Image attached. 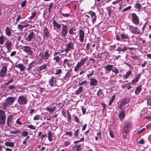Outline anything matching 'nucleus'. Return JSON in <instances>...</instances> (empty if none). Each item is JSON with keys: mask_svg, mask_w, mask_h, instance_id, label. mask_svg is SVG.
Segmentation results:
<instances>
[{"mask_svg": "<svg viewBox=\"0 0 151 151\" xmlns=\"http://www.w3.org/2000/svg\"><path fill=\"white\" fill-rule=\"evenodd\" d=\"M132 124V123L130 122H127L125 124L123 129V137L124 139H126L127 138V134L129 131Z\"/></svg>", "mask_w": 151, "mask_h": 151, "instance_id": "1", "label": "nucleus"}, {"mask_svg": "<svg viewBox=\"0 0 151 151\" xmlns=\"http://www.w3.org/2000/svg\"><path fill=\"white\" fill-rule=\"evenodd\" d=\"M88 56H86L85 58L81 59L80 61L77 64L76 66L74 69V71L76 72L78 71L80 68L84 65L86 62L88 60Z\"/></svg>", "mask_w": 151, "mask_h": 151, "instance_id": "2", "label": "nucleus"}, {"mask_svg": "<svg viewBox=\"0 0 151 151\" xmlns=\"http://www.w3.org/2000/svg\"><path fill=\"white\" fill-rule=\"evenodd\" d=\"M28 99L26 95L19 96L17 100L18 103L20 105H25L27 104Z\"/></svg>", "mask_w": 151, "mask_h": 151, "instance_id": "3", "label": "nucleus"}, {"mask_svg": "<svg viewBox=\"0 0 151 151\" xmlns=\"http://www.w3.org/2000/svg\"><path fill=\"white\" fill-rule=\"evenodd\" d=\"M51 53V51H50L46 49L43 53H40L39 55L41 57V60H47L50 57Z\"/></svg>", "mask_w": 151, "mask_h": 151, "instance_id": "4", "label": "nucleus"}, {"mask_svg": "<svg viewBox=\"0 0 151 151\" xmlns=\"http://www.w3.org/2000/svg\"><path fill=\"white\" fill-rule=\"evenodd\" d=\"M129 31L135 35L141 34V30L137 27L129 25Z\"/></svg>", "mask_w": 151, "mask_h": 151, "instance_id": "5", "label": "nucleus"}, {"mask_svg": "<svg viewBox=\"0 0 151 151\" xmlns=\"http://www.w3.org/2000/svg\"><path fill=\"white\" fill-rule=\"evenodd\" d=\"M66 48L63 50L61 52L65 51L66 53H68L69 51L74 49V43L72 42H69L66 46Z\"/></svg>", "mask_w": 151, "mask_h": 151, "instance_id": "6", "label": "nucleus"}, {"mask_svg": "<svg viewBox=\"0 0 151 151\" xmlns=\"http://www.w3.org/2000/svg\"><path fill=\"white\" fill-rule=\"evenodd\" d=\"M62 27L60 35L61 37H65L68 33V27L66 25L64 24H61Z\"/></svg>", "mask_w": 151, "mask_h": 151, "instance_id": "7", "label": "nucleus"}, {"mask_svg": "<svg viewBox=\"0 0 151 151\" xmlns=\"http://www.w3.org/2000/svg\"><path fill=\"white\" fill-rule=\"evenodd\" d=\"M57 78L54 76L49 77L48 80V84L51 87H55L57 86L56 83Z\"/></svg>", "mask_w": 151, "mask_h": 151, "instance_id": "8", "label": "nucleus"}, {"mask_svg": "<svg viewBox=\"0 0 151 151\" xmlns=\"http://www.w3.org/2000/svg\"><path fill=\"white\" fill-rule=\"evenodd\" d=\"M130 98L128 97H125L123 98L120 104L119 108L122 109L125 106V105L128 104L130 101Z\"/></svg>", "mask_w": 151, "mask_h": 151, "instance_id": "9", "label": "nucleus"}, {"mask_svg": "<svg viewBox=\"0 0 151 151\" xmlns=\"http://www.w3.org/2000/svg\"><path fill=\"white\" fill-rule=\"evenodd\" d=\"M22 50L24 52L29 56L32 55L33 53L32 50V48L30 46H24L22 47Z\"/></svg>", "mask_w": 151, "mask_h": 151, "instance_id": "10", "label": "nucleus"}, {"mask_svg": "<svg viewBox=\"0 0 151 151\" xmlns=\"http://www.w3.org/2000/svg\"><path fill=\"white\" fill-rule=\"evenodd\" d=\"M35 38V33L32 32H30L25 38V40L27 42L34 41Z\"/></svg>", "mask_w": 151, "mask_h": 151, "instance_id": "11", "label": "nucleus"}, {"mask_svg": "<svg viewBox=\"0 0 151 151\" xmlns=\"http://www.w3.org/2000/svg\"><path fill=\"white\" fill-rule=\"evenodd\" d=\"M91 16V19L93 24H94L97 20V15L96 13L92 11H89L88 13Z\"/></svg>", "mask_w": 151, "mask_h": 151, "instance_id": "12", "label": "nucleus"}, {"mask_svg": "<svg viewBox=\"0 0 151 151\" xmlns=\"http://www.w3.org/2000/svg\"><path fill=\"white\" fill-rule=\"evenodd\" d=\"M132 21L135 25L138 24L139 22V19L135 13H133L132 15Z\"/></svg>", "mask_w": 151, "mask_h": 151, "instance_id": "13", "label": "nucleus"}, {"mask_svg": "<svg viewBox=\"0 0 151 151\" xmlns=\"http://www.w3.org/2000/svg\"><path fill=\"white\" fill-rule=\"evenodd\" d=\"M78 35L79 36V40L80 42L82 43L84 41V40L85 36V32L84 29H79V32Z\"/></svg>", "mask_w": 151, "mask_h": 151, "instance_id": "14", "label": "nucleus"}, {"mask_svg": "<svg viewBox=\"0 0 151 151\" xmlns=\"http://www.w3.org/2000/svg\"><path fill=\"white\" fill-rule=\"evenodd\" d=\"M4 45L8 52H10L13 46L12 41L9 40H7L6 42Z\"/></svg>", "mask_w": 151, "mask_h": 151, "instance_id": "15", "label": "nucleus"}, {"mask_svg": "<svg viewBox=\"0 0 151 151\" xmlns=\"http://www.w3.org/2000/svg\"><path fill=\"white\" fill-rule=\"evenodd\" d=\"M16 99V97L10 96L7 97L6 100L8 104H9V105H11L14 103Z\"/></svg>", "mask_w": 151, "mask_h": 151, "instance_id": "16", "label": "nucleus"}, {"mask_svg": "<svg viewBox=\"0 0 151 151\" xmlns=\"http://www.w3.org/2000/svg\"><path fill=\"white\" fill-rule=\"evenodd\" d=\"M7 68L6 66H3L2 68L0 71V77L1 78H4L6 74L7 71Z\"/></svg>", "mask_w": 151, "mask_h": 151, "instance_id": "17", "label": "nucleus"}, {"mask_svg": "<svg viewBox=\"0 0 151 151\" xmlns=\"http://www.w3.org/2000/svg\"><path fill=\"white\" fill-rule=\"evenodd\" d=\"M43 36L44 39L45 38V37H46V39H48L50 34L48 32V29L46 27H44L43 30Z\"/></svg>", "mask_w": 151, "mask_h": 151, "instance_id": "18", "label": "nucleus"}, {"mask_svg": "<svg viewBox=\"0 0 151 151\" xmlns=\"http://www.w3.org/2000/svg\"><path fill=\"white\" fill-rule=\"evenodd\" d=\"M90 80V85L91 86H96L98 85L99 82L96 79L91 78L89 79Z\"/></svg>", "mask_w": 151, "mask_h": 151, "instance_id": "19", "label": "nucleus"}, {"mask_svg": "<svg viewBox=\"0 0 151 151\" xmlns=\"http://www.w3.org/2000/svg\"><path fill=\"white\" fill-rule=\"evenodd\" d=\"M13 119V117L12 115H9L7 117L6 121V124L7 126L10 127H11V124L12 123V121Z\"/></svg>", "mask_w": 151, "mask_h": 151, "instance_id": "20", "label": "nucleus"}, {"mask_svg": "<svg viewBox=\"0 0 151 151\" xmlns=\"http://www.w3.org/2000/svg\"><path fill=\"white\" fill-rule=\"evenodd\" d=\"M125 111L124 110H123L119 112V117L121 121H122L125 118Z\"/></svg>", "mask_w": 151, "mask_h": 151, "instance_id": "21", "label": "nucleus"}, {"mask_svg": "<svg viewBox=\"0 0 151 151\" xmlns=\"http://www.w3.org/2000/svg\"><path fill=\"white\" fill-rule=\"evenodd\" d=\"M104 68L106 71L109 73L112 71L113 69L114 68V65L111 64H108L104 66Z\"/></svg>", "mask_w": 151, "mask_h": 151, "instance_id": "22", "label": "nucleus"}, {"mask_svg": "<svg viewBox=\"0 0 151 151\" xmlns=\"http://www.w3.org/2000/svg\"><path fill=\"white\" fill-rule=\"evenodd\" d=\"M73 74L72 72V69H71L66 73L65 75L64 76L63 78L65 80L67 79L68 78H70Z\"/></svg>", "mask_w": 151, "mask_h": 151, "instance_id": "23", "label": "nucleus"}, {"mask_svg": "<svg viewBox=\"0 0 151 151\" xmlns=\"http://www.w3.org/2000/svg\"><path fill=\"white\" fill-rule=\"evenodd\" d=\"M14 67L19 69L21 71H24L25 70V67L21 63L18 64L16 63L14 65Z\"/></svg>", "mask_w": 151, "mask_h": 151, "instance_id": "24", "label": "nucleus"}, {"mask_svg": "<svg viewBox=\"0 0 151 151\" xmlns=\"http://www.w3.org/2000/svg\"><path fill=\"white\" fill-rule=\"evenodd\" d=\"M29 25V24H26L24 25L22 24H19L17 26V28L19 31H22L23 30L24 27L27 28Z\"/></svg>", "mask_w": 151, "mask_h": 151, "instance_id": "25", "label": "nucleus"}, {"mask_svg": "<svg viewBox=\"0 0 151 151\" xmlns=\"http://www.w3.org/2000/svg\"><path fill=\"white\" fill-rule=\"evenodd\" d=\"M52 24L54 28H55L58 29H61V25L58 23L55 20H53Z\"/></svg>", "mask_w": 151, "mask_h": 151, "instance_id": "26", "label": "nucleus"}, {"mask_svg": "<svg viewBox=\"0 0 151 151\" xmlns=\"http://www.w3.org/2000/svg\"><path fill=\"white\" fill-rule=\"evenodd\" d=\"M53 60H54L55 62L56 63H59V64L61 66L62 63L61 62L62 61H60L61 60V58L59 56H54Z\"/></svg>", "mask_w": 151, "mask_h": 151, "instance_id": "27", "label": "nucleus"}, {"mask_svg": "<svg viewBox=\"0 0 151 151\" xmlns=\"http://www.w3.org/2000/svg\"><path fill=\"white\" fill-rule=\"evenodd\" d=\"M11 28L9 27H7L5 30L6 35L8 37H10L12 35V32L11 31Z\"/></svg>", "mask_w": 151, "mask_h": 151, "instance_id": "28", "label": "nucleus"}, {"mask_svg": "<svg viewBox=\"0 0 151 151\" xmlns=\"http://www.w3.org/2000/svg\"><path fill=\"white\" fill-rule=\"evenodd\" d=\"M75 91V94L76 95H79L83 92V86H80Z\"/></svg>", "mask_w": 151, "mask_h": 151, "instance_id": "29", "label": "nucleus"}, {"mask_svg": "<svg viewBox=\"0 0 151 151\" xmlns=\"http://www.w3.org/2000/svg\"><path fill=\"white\" fill-rule=\"evenodd\" d=\"M141 77V74H137L136 76V78L134 79H133L132 80V83L131 84L132 85L134 84V83H135L137 82L140 78Z\"/></svg>", "mask_w": 151, "mask_h": 151, "instance_id": "30", "label": "nucleus"}, {"mask_svg": "<svg viewBox=\"0 0 151 151\" xmlns=\"http://www.w3.org/2000/svg\"><path fill=\"white\" fill-rule=\"evenodd\" d=\"M47 134L48 139V140L50 142L53 141V134L51 131L50 130H49L47 131Z\"/></svg>", "mask_w": 151, "mask_h": 151, "instance_id": "31", "label": "nucleus"}, {"mask_svg": "<svg viewBox=\"0 0 151 151\" xmlns=\"http://www.w3.org/2000/svg\"><path fill=\"white\" fill-rule=\"evenodd\" d=\"M87 81L86 80H85L83 81H81V80H80L78 82V86H83V87L85 86H86L87 84Z\"/></svg>", "mask_w": 151, "mask_h": 151, "instance_id": "32", "label": "nucleus"}, {"mask_svg": "<svg viewBox=\"0 0 151 151\" xmlns=\"http://www.w3.org/2000/svg\"><path fill=\"white\" fill-rule=\"evenodd\" d=\"M56 109L55 106L53 107L51 106V105H50L49 106L47 107L46 109L47 111H49L50 112H53Z\"/></svg>", "mask_w": 151, "mask_h": 151, "instance_id": "33", "label": "nucleus"}, {"mask_svg": "<svg viewBox=\"0 0 151 151\" xmlns=\"http://www.w3.org/2000/svg\"><path fill=\"white\" fill-rule=\"evenodd\" d=\"M142 86L140 85L136 88L135 91V93L137 95L140 93L142 90Z\"/></svg>", "mask_w": 151, "mask_h": 151, "instance_id": "34", "label": "nucleus"}, {"mask_svg": "<svg viewBox=\"0 0 151 151\" xmlns=\"http://www.w3.org/2000/svg\"><path fill=\"white\" fill-rule=\"evenodd\" d=\"M132 71L131 70H129L127 72L126 74L123 75V78L124 80L127 79L129 76H130L132 74Z\"/></svg>", "mask_w": 151, "mask_h": 151, "instance_id": "35", "label": "nucleus"}, {"mask_svg": "<svg viewBox=\"0 0 151 151\" xmlns=\"http://www.w3.org/2000/svg\"><path fill=\"white\" fill-rule=\"evenodd\" d=\"M5 37L3 34L0 36V45H2L4 42Z\"/></svg>", "mask_w": 151, "mask_h": 151, "instance_id": "36", "label": "nucleus"}, {"mask_svg": "<svg viewBox=\"0 0 151 151\" xmlns=\"http://www.w3.org/2000/svg\"><path fill=\"white\" fill-rule=\"evenodd\" d=\"M127 50V48L126 47L124 46L123 48H122L121 47L119 46L116 49V50L118 52L122 51L124 52L126 50Z\"/></svg>", "mask_w": 151, "mask_h": 151, "instance_id": "37", "label": "nucleus"}, {"mask_svg": "<svg viewBox=\"0 0 151 151\" xmlns=\"http://www.w3.org/2000/svg\"><path fill=\"white\" fill-rule=\"evenodd\" d=\"M4 145L7 147H13L14 146V142H6L4 143Z\"/></svg>", "mask_w": 151, "mask_h": 151, "instance_id": "38", "label": "nucleus"}, {"mask_svg": "<svg viewBox=\"0 0 151 151\" xmlns=\"http://www.w3.org/2000/svg\"><path fill=\"white\" fill-rule=\"evenodd\" d=\"M6 117H0V124L3 125L5 124Z\"/></svg>", "mask_w": 151, "mask_h": 151, "instance_id": "39", "label": "nucleus"}, {"mask_svg": "<svg viewBox=\"0 0 151 151\" xmlns=\"http://www.w3.org/2000/svg\"><path fill=\"white\" fill-rule=\"evenodd\" d=\"M76 30L75 28H73L72 27L69 30V33L71 35H76V32H74V31Z\"/></svg>", "mask_w": 151, "mask_h": 151, "instance_id": "40", "label": "nucleus"}, {"mask_svg": "<svg viewBox=\"0 0 151 151\" xmlns=\"http://www.w3.org/2000/svg\"><path fill=\"white\" fill-rule=\"evenodd\" d=\"M73 148H76V151H80L82 150L81 145H76L74 146Z\"/></svg>", "mask_w": 151, "mask_h": 151, "instance_id": "41", "label": "nucleus"}, {"mask_svg": "<svg viewBox=\"0 0 151 151\" xmlns=\"http://www.w3.org/2000/svg\"><path fill=\"white\" fill-rule=\"evenodd\" d=\"M121 37L122 39H129V37L128 35H126V34L124 33L121 34Z\"/></svg>", "mask_w": 151, "mask_h": 151, "instance_id": "42", "label": "nucleus"}, {"mask_svg": "<svg viewBox=\"0 0 151 151\" xmlns=\"http://www.w3.org/2000/svg\"><path fill=\"white\" fill-rule=\"evenodd\" d=\"M73 116L74 117L73 119H74V121L77 123L79 124L80 123V120L78 117L74 115H73Z\"/></svg>", "mask_w": 151, "mask_h": 151, "instance_id": "43", "label": "nucleus"}, {"mask_svg": "<svg viewBox=\"0 0 151 151\" xmlns=\"http://www.w3.org/2000/svg\"><path fill=\"white\" fill-rule=\"evenodd\" d=\"M49 63H45L43 64L42 65L40 66L41 67V69H42V70H45L47 69V65H48Z\"/></svg>", "mask_w": 151, "mask_h": 151, "instance_id": "44", "label": "nucleus"}, {"mask_svg": "<svg viewBox=\"0 0 151 151\" xmlns=\"http://www.w3.org/2000/svg\"><path fill=\"white\" fill-rule=\"evenodd\" d=\"M142 6L141 4L139 3H136L134 5V7L137 9H140L142 8Z\"/></svg>", "mask_w": 151, "mask_h": 151, "instance_id": "45", "label": "nucleus"}, {"mask_svg": "<svg viewBox=\"0 0 151 151\" xmlns=\"http://www.w3.org/2000/svg\"><path fill=\"white\" fill-rule=\"evenodd\" d=\"M116 96L115 95H113L111 97V100L109 101V105L111 106L113 102L114 101L115 99Z\"/></svg>", "mask_w": 151, "mask_h": 151, "instance_id": "46", "label": "nucleus"}, {"mask_svg": "<svg viewBox=\"0 0 151 151\" xmlns=\"http://www.w3.org/2000/svg\"><path fill=\"white\" fill-rule=\"evenodd\" d=\"M6 117L5 113L3 110H0V117Z\"/></svg>", "mask_w": 151, "mask_h": 151, "instance_id": "47", "label": "nucleus"}, {"mask_svg": "<svg viewBox=\"0 0 151 151\" xmlns=\"http://www.w3.org/2000/svg\"><path fill=\"white\" fill-rule=\"evenodd\" d=\"M37 14V13L36 12H32V13H31V15L29 18V20H31L33 19V18H34V17H35L36 15Z\"/></svg>", "mask_w": 151, "mask_h": 151, "instance_id": "48", "label": "nucleus"}, {"mask_svg": "<svg viewBox=\"0 0 151 151\" xmlns=\"http://www.w3.org/2000/svg\"><path fill=\"white\" fill-rule=\"evenodd\" d=\"M9 106V104H8L7 102L5 100V101L3 103V109H5Z\"/></svg>", "mask_w": 151, "mask_h": 151, "instance_id": "49", "label": "nucleus"}, {"mask_svg": "<svg viewBox=\"0 0 151 151\" xmlns=\"http://www.w3.org/2000/svg\"><path fill=\"white\" fill-rule=\"evenodd\" d=\"M112 72L114 73L116 75H117L119 73V71L118 69L116 67L114 68L112 70Z\"/></svg>", "mask_w": 151, "mask_h": 151, "instance_id": "50", "label": "nucleus"}, {"mask_svg": "<svg viewBox=\"0 0 151 151\" xmlns=\"http://www.w3.org/2000/svg\"><path fill=\"white\" fill-rule=\"evenodd\" d=\"M21 132V131L18 129L15 131H12L10 132V133L11 134H19Z\"/></svg>", "mask_w": 151, "mask_h": 151, "instance_id": "51", "label": "nucleus"}, {"mask_svg": "<svg viewBox=\"0 0 151 151\" xmlns=\"http://www.w3.org/2000/svg\"><path fill=\"white\" fill-rule=\"evenodd\" d=\"M34 61H33L32 63H30L29 65L27 68V70L30 71L32 68L34 67Z\"/></svg>", "mask_w": 151, "mask_h": 151, "instance_id": "52", "label": "nucleus"}, {"mask_svg": "<svg viewBox=\"0 0 151 151\" xmlns=\"http://www.w3.org/2000/svg\"><path fill=\"white\" fill-rule=\"evenodd\" d=\"M89 73L87 75V78H89L93 75L94 71L93 70H92L91 72L89 71Z\"/></svg>", "mask_w": 151, "mask_h": 151, "instance_id": "53", "label": "nucleus"}, {"mask_svg": "<svg viewBox=\"0 0 151 151\" xmlns=\"http://www.w3.org/2000/svg\"><path fill=\"white\" fill-rule=\"evenodd\" d=\"M28 132L27 131H24L21 133V134L22 137H26L28 135Z\"/></svg>", "mask_w": 151, "mask_h": 151, "instance_id": "54", "label": "nucleus"}, {"mask_svg": "<svg viewBox=\"0 0 151 151\" xmlns=\"http://www.w3.org/2000/svg\"><path fill=\"white\" fill-rule=\"evenodd\" d=\"M56 72L55 73V75H58L61 74L62 73V70L60 69H57L56 70Z\"/></svg>", "mask_w": 151, "mask_h": 151, "instance_id": "55", "label": "nucleus"}, {"mask_svg": "<svg viewBox=\"0 0 151 151\" xmlns=\"http://www.w3.org/2000/svg\"><path fill=\"white\" fill-rule=\"evenodd\" d=\"M60 14L62 15V16H63L64 17H69L70 14L69 13H64L61 12H60Z\"/></svg>", "mask_w": 151, "mask_h": 151, "instance_id": "56", "label": "nucleus"}, {"mask_svg": "<svg viewBox=\"0 0 151 151\" xmlns=\"http://www.w3.org/2000/svg\"><path fill=\"white\" fill-rule=\"evenodd\" d=\"M16 16H17V17L16 19V22H17L18 21H19L20 19H22V17H21L20 14H17L15 17Z\"/></svg>", "mask_w": 151, "mask_h": 151, "instance_id": "57", "label": "nucleus"}, {"mask_svg": "<svg viewBox=\"0 0 151 151\" xmlns=\"http://www.w3.org/2000/svg\"><path fill=\"white\" fill-rule=\"evenodd\" d=\"M69 63V60L68 59H65L63 61V65H65L64 67L67 63Z\"/></svg>", "mask_w": 151, "mask_h": 151, "instance_id": "58", "label": "nucleus"}, {"mask_svg": "<svg viewBox=\"0 0 151 151\" xmlns=\"http://www.w3.org/2000/svg\"><path fill=\"white\" fill-rule=\"evenodd\" d=\"M67 114L68 115V121L70 122L71 121V116L69 113V111H67Z\"/></svg>", "mask_w": 151, "mask_h": 151, "instance_id": "59", "label": "nucleus"}, {"mask_svg": "<svg viewBox=\"0 0 151 151\" xmlns=\"http://www.w3.org/2000/svg\"><path fill=\"white\" fill-rule=\"evenodd\" d=\"M27 1L26 0H25L22 1L21 4V7L22 8L24 7L26 4Z\"/></svg>", "mask_w": 151, "mask_h": 151, "instance_id": "60", "label": "nucleus"}, {"mask_svg": "<svg viewBox=\"0 0 151 151\" xmlns=\"http://www.w3.org/2000/svg\"><path fill=\"white\" fill-rule=\"evenodd\" d=\"M102 90L101 89H100L98 91L97 95V96H100L101 95L103 94Z\"/></svg>", "mask_w": 151, "mask_h": 151, "instance_id": "61", "label": "nucleus"}, {"mask_svg": "<svg viewBox=\"0 0 151 151\" xmlns=\"http://www.w3.org/2000/svg\"><path fill=\"white\" fill-rule=\"evenodd\" d=\"M79 130L78 129H77L75 132L74 136L75 137H77L79 133Z\"/></svg>", "mask_w": 151, "mask_h": 151, "instance_id": "62", "label": "nucleus"}, {"mask_svg": "<svg viewBox=\"0 0 151 151\" xmlns=\"http://www.w3.org/2000/svg\"><path fill=\"white\" fill-rule=\"evenodd\" d=\"M40 116L39 115H36L33 118L34 120H37L40 119Z\"/></svg>", "mask_w": 151, "mask_h": 151, "instance_id": "63", "label": "nucleus"}, {"mask_svg": "<svg viewBox=\"0 0 151 151\" xmlns=\"http://www.w3.org/2000/svg\"><path fill=\"white\" fill-rule=\"evenodd\" d=\"M85 17L87 18L86 19V21L88 23H89L91 20V17L88 15H85Z\"/></svg>", "mask_w": 151, "mask_h": 151, "instance_id": "64", "label": "nucleus"}]
</instances>
